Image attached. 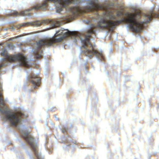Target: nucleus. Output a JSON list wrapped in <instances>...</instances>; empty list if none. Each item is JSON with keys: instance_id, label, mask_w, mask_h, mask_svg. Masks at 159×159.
I'll list each match as a JSON object with an SVG mask.
<instances>
[{"instance_id": "9d476101", "label": "nucleus", "mask_w": 159, "mask_h": 159, "mask_svg": "<svg viewBox=\"0 0 159 159\" xmlns=\"http://www.w3.org/2000/svg\"><path fill=\"white\" fill-rule=\"evenodd\" d=\"M13 45L11 44H8L7 45V47H10L13 48Z\"/></svg>"}, {"instance_id": "f03ea898", "label": "nucleus", "mask_w": 159, "mask_h": 159, "mask_svg": "<svg viewBox=\"0 0 159 159\" xmlns=\"http://www.w3.org/2000/svg\"><path fill=\"white\" fill-rule=\"evenodd\" d=\"M153 17L159 18V14L152 11L143 14L141 11L136 10L128 14L125 21L131 30L138 32L142 30L143 26L148 23Z\"/></svg>"}, {"instance_id": "423d86ee", "label": "nucleus", "mask_w": 159, "mask_h": 159, "mask_svg": "<svg viewBox=\"0 0 159 159\" xmlns=\"http://www.w3.org/2000/svg\"><path fill=\"white\" fill-rule=\"evenodd\" d=\"M38 75H36L35 73H33L29 75L30 79V81L32 84L34 88L40 85V79L38 77Z\"/></svg>"}, {"instance_id": "ddd939ff", "label": "nucleus", "mask_w": 159, "mask_h": 159, "mask_svg": "<svg viewBox=\"0 0 159 159\" xmlns=\"http://www.w3.org/2000/svg\"><path fill=\"white\" fill-rule=\"evenodd\" d=\"M55 117H56V115H55Z\"/></svg>"}, {"instance_id": "7ed1b4c3", "label": "nucleus", "mask_w": 159, "mask_h": 159, "mask_svg": "<svg viewBox=\"0 0 159 159\" xmlns=\"http://www.w3.org/2000/svg\"><path fill=\"white\" fill-rule=\"evenodd\" d=\"M48 2H51L54 3L56 7L57 8V13H61L63 11V8H66L67 6L71 4H78L82 2L81 0H45L41 3L34 4L30 8L27 9L25 11H23L20 13L15 11H12L10 14L12 15H22L23 16H30L29 12L32 10H46L48 4Z\"/></svg>"}, {"instance_id": "0eeeda50", "label": "nucleus", "mask_w": 159, "mask_h": 159, "mask_svg": "<svg viewBox=\"0 0 159 159\" xmlns=\"http://www.w3.org/2000/svg\"><path fill=\"white\" fill-rule=\"evenodd\" d=\"M71 16H63L60 20H66L67 21H69L71 19Z\"/></svg>"}, {"instance_id": "9b49d317", "label": "nucleus", "mask_w": 159, "mask_h": 159, "mask_svg": "<svg viewBox=\"0 0 159 159\" xmlns=\"http://www.w3.org/2000/svg\"><path fill=\"white\" fill-rule=\"evenodd\" d=\"M51 123L52 125H54V124L53 123H52V122H51Z\"/></svg>"}, {"instance_id": "20e7f679", "label": "nucleus", "mask_w": 159, "mask_h": 159, "mask_svg": "<svg viewBox=\"0 0 159 159\" xmlns=\"http://www.w3.org/2000/svg\"><path fill=\"white\" fill-rule=\"evenodd\" d=\"M0 54L2 56L5 57V58L2 59V61H17L20 66L26 67H28L31 65L30 61L28 60L23 55L19 54L14 56H10L8 54L5 48H3L1 49Z\"/></svg>"}, {"instance_id": "1a4fd4ad", "label": "nucleus", "mask_w": 159, "mask_h": 159, "mask_svg": "<svg viewBox=\"0 0 159 159\" xmlns=\"http://www.w3.org/2000/svg\"><path fill=\"white\" fill-rule=\"evenodd\" d=\"M68 129V128L67 127H64V129L63 130L62 129V132H64V133H65V131H66V130H67Z\"/></svg>"}, {"instance_id": "f8f14e48", "label": "nucleus", "mask_w": 159, "mask_h": 159, "mask_svg": "<svg viewBox=\"0 0 159 159\" xmlns=\"http://www.w3.org/2000/svg\"><path fill=\"white\" fill-rule=\"evenodd\" d=\"M12 40L11 39H9V40Z\"/></svg>"}, {"instance_id": "6e6552de", "label": "nucleus", "mask_w": 159, "mask_h": 159, "mask_svg": "<svg viewBox=\"0 0 159 159\" xmlns=\"http://www.w3.org/2000/svg\"><path fill=\"white\" fill-rule=\"evenodd\" d=\"M70 11L72 13L74 14H75V13L76 12H77L78 13L79 12V10L77 8L75 9V11H74V10L72 8H70Z\"/></svg>"}, {"instance_id": "39448f33", "label": "nucleus", "mask_w": 159, "mask_h": 159, "mask_svg": "<svg viewBox=\"0 0 159 159\" xmlns=\"http://www.w3.org/2000/svg\"><path fill=\"white\" fill-rule=\"evenodd\" d=\"M62 24V22L58 20H44L41 21H36L33 22H28L22 24L21 26H26L29 25H34L36 26H39L41 24H48L50 27H47V30L44 31L57 28L59 26Z\"/></svg>"}, {"instance_id": "f257e3e1", "label": "nucleus", "mask_w": 159, "mask_h": 159, "mask_svg": "<svg viewBox=\"0 0 159 159\" xmlns=\"http://www.w3.org/2000/svg\"><path fill=\"white\" fill-rule=\"evenodd\" d=\"M97 0H89L87 2L88 6L83 11L85 13L87 11L94 12L97 14L100 19L98 26L91 24L89 20H83L85 23L89 25V29L85 34H83L81 35L78 32L71 31L61 28L56 31L55 37L49 39L41 40L34 44L32 51L35 57L39 58L42 57L43 47L52 46L53 43L60 42L64 38L68 36L73 38L75 42L79 39H80L83 44L82 51L87 56L91 58L94 55L99 61L103 60L104 57L102 53L95 50L91 44V38H92L95 36L96 30L107 29L113 31L115 26L119 22L115 20L116 17L111 12L106 11L102 15L98 14L97 11L101 9L102 7L97 3Z\"/></svg>"}]
</instances>
